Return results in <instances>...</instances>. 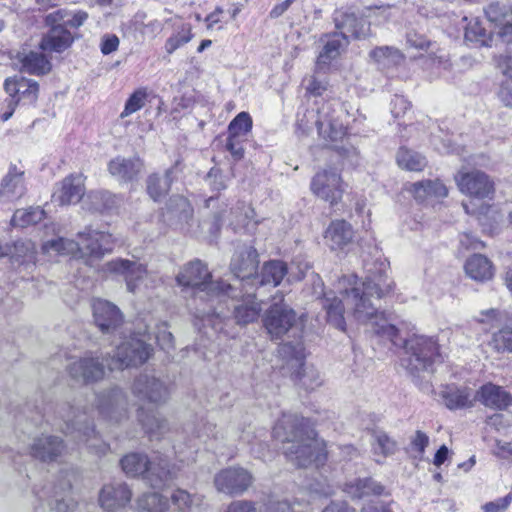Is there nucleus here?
<instances>
[{
	"label": "nucleus",
	"instance_id": "20e7f679",
	"mask_svg": "<svg viewBox=\"0 0 512 512\" xmlns=\"http://www.w3.org/2000/svg\"><path fill=\"white\" fill-rule=\"evenodd\" d=\"M59 414L64 422L61 427L64 434L78 443H84L87 448L95 453L104 454L109 449V446L101 440L94 428L88 425V412L86 410L80 411L70 404H64L60 407Z\"/></svg>",
	"mask_w": 512,
	"mask_h": 512
},
{
	"label": "nucleus",
	"instance_id": "a19ab883",
	"mask_svg": "<svg viewBox=\"0 0 512 512\" xmlns=\"http://www.w3.org/2000/svg\"><path fill=\"white\" fill-rule=\"evenodd\" d=\"M21 71L33 75H43L51 70L50 61L40 52L30 51L18 54Z\"/></svg>",
	"mask_w": 512,
	"mask_h": 512
},
{
	"label": "nucleus",
	"instance_id": "412c9836",
	"mask_svg": "<svg viewBox=\"0 0 512 512\" xmlns=\"http://www.w3.org/2000/svg\"><path fill=\"white\" fill-rule=\"evenodd\" d=\"M131 498V490L123 482L106 484L99 493V503L105 512H117L123 509L130 503Z\"/></svg>",
	"mask_w": 512,
	"mask_h": 512
},
{
	"label": "nucleus",
	"instance_id": "f3484780",
	"mask_svg": "<svg viewBox=\"0 0 512 512\" xmlns=\"http://www.w3.org/2000/svg\"><path fill=\"white\" fill-rule=\"evenodd\" d=\"M455 181L463 194L473 198H489L494 192L493 182L479 170L460 171L455 175Z\"/></svg>",
	"mask_w": 512,
	"mask_h": 512
},
{
	"label": "nucleus",
	"instance_id": "4d7b16f0",
	"mask_svg": "<svg viewBox=\"0 0 512 512\" xmlns=\"http://www.w3.org/2000/svg\"><path fill=\"white\" fill-rule=\"evenodd\" d=\"M488 345L497 353H512V328L506 327L495 332Z\"/></svg>",
	"mask_w": 512,
	"mask_h": 512
},
{
	"label": "nucleus",
	"instance_id": "49530a36",
	"mask_svg": "<svg viewBox=\"0 0 512 512\" xmlns=\"http://www.w3.org/2000/svg\"><path fill=\"white\" fill-rule=\"evenodd\" d=\"M347 45L348 40L345 37V32H335L327 36L323 51L318 56V61L323 64L328 63L336 58Z\"/></svg>",
	"mask_w": 512,
	"mask_h": 512
},
{
	"label": "nucleus",
	"instance_id": "4be33fe9",
	"mask_svg": "<svg viewBox=\"0 0 512 512\" xmlns=\"http://www.w3.org/2000/svg\"><path fill=\"white\" fill-rule=\"evenodd\" d=\"M488 21L494 25L496 33L503 41L512 42V5L491 2L485 9Z\"/></svg>",
	"mask_w": 512,
	"mask_h": 512
},
{
	"label": "nucleus",
	"instance_id": "39448f33",
	"mask_svg": "<svg viewBox=\"0 0 512 512\" xmlns=\"http://www.w3.org/2000/svg\"><path fill=\"white\" fill-rule=\"evenodd\" d=\"M123 471L131 477L142 476L152 487H161L172 477L166 458L149 460L141 453H130L121 459Z\"/></svg>",
	"mask_w": 512,
	"mask_h": 512
},
{
	"label": "nucleus",
	"instance_id": "f257e3e1",
	"mask_svg": "<svg viewBox=\"0 0 512 512\" xmlns=\"http://www.w3.org/2000/svg\"><path fill=\"white\" fill-rule=\"evenodd\" d=\"M393 282L385 273L369 276L361 280L355 274L344 275L336 285L341 298L325 296L324 308L327 321L335 328L344 331L345 314L383 337L394 345L404 343L407 358L405 366L414 381L422 390H429V379L434 365L440 358L438 345L433 337L414 334L409 339L399 337V329L388 323L383 312L376 305L383 296L392 290Z\"/></svg>",
	"mask_w": 512,
	"mask_h": 512
},
{
	"label": "nucleus",
	"instance_id": "bf43d9fd",
	"mask_svg": "<svg viewBox=\"0 0 512 512\" xmlns=\"http://www.w3.org/2000/svg\"><path fill=\"white\" fill-rule=\"evenodd\" d=\"M147 96L146 88H139L135 90L126 100L124 109L120 113V118H126L141 110L145 106Z\"/></svg>",
	"mask_w": 512,
	"mask_h": 512
},
{
	"label": "nucleus",
	"instance_id": "09e8293b",
	"mask_svg": "<svg viewBox=\"0 0 512 512\" xmlns=\"http://www.w3.org/2000/svg\"><path fill=\"white\" fill-rule=\"evenodd\" d=\"M113 205L114 198L107 191L91 192L82 201V207L90 212H103Z\"/></svg>",
	"mask_w": 512,
	"mask_h": 512
},
{
	"label": "nucleus",
	"instance_id": "9d476101",
	"mask_svg": "<svg viewBox=\"0 0 512 512\" xmlns=\"http://www.w3.org/2000/svg\"><path fill=\"white\" fill-rule=\"evenodd\" d=\"M311 192L330 206L337 205L343 197L344 183L340 173L336 169H322L312 178Z\"/></svg>",
	"mask_w": 512,
	"mask_h": 512
},
{
	"label": "nucleus",
	"instance_id": "bb28decb",
	"mask_svg": "<svg viewBox=\"0 0 512 512\" xmlns=\"http://www.w3.org/2000/svg\"><path fill=\"white\" fill-rule=\"evenodd\" d=\"M84 196V181L81 175L66 177L56 188L52 200L59 205L78 203Z\"/></svg>",
	"mask_w": 512,
	"mask_h": 512
},
{
	"label": "nucleus",
	"instance_id": "6ab92c4d",
	"mask_svg": "<svg viewBox=\"0 0 512 512\" xmlns=\"http://www.w3.org/2000/svg\"><path fill=\"white\" fill-rule=\"evenodd\" d=\"M295 321V312L284 304L273 305L263 319L264 326L273 339H279L285 335Z\"/></svg>",
	"mask_w": 512,
	"mask_h": 512
},
{
	"label": "nucleus",
	"instance_id": "393cba45",
	"mask_svg": "<svg viewBox=\"0 0 512 512\" xmlns=\"http://www.w3.org/2000/svg\"><path fill=\"white\" fill-rule=\"evenodd\" d=\"M92 310L94 321L103 333L116 330L122 322L120 310L109 301L95 299L92 303Z\"/></svg>",
	"mask_w": 512,
	"mask_h": 512
},
{
	"label": "nucleus",
	"instance_id": "b1692460",
	"mask_svg": "<svg viewBox=\"0 0 512 512\" xmlns=\"http://www.w3.org/2000/svg\"><path fill=\"white\" fill-rule=\"evenodd\" d=\"M495 69L503 76L499 84L498 98L507 107H512V50L493 57Z\"/></svg>",
	"mask_w": 512,
	"mask_h": 512
},
{
	"label": "nucleus",
	"instance_id": "f8f14e48",
	"mask_svg": "<svg viewBox=\"0 0 512 512\" xmlns=\"http://www.w3.org/2000/svg\"><path fill=\"white\" fill-rule=\"evenodd\" d=\"M104 271L122 276L129 292L135 293L142 285H146L148 271L144 264L137 260L117 258L104 265Z\"/></svg>",
	"mask_w": 512,
	"mask_h": 512
},
{
	"label": "nucleus",
	"instance_id": "cd10ccee",
	"mask_svg": "<svg viewBox=\"0 0 512 512\" xmlns=\"http://www.w3.org/2000/svg\"><path fill=\"white\" fill-rule=\"evenodd\" d=\"M49 31L43 36L39 46L43 51L61 53L69 48L74 38L62 24H46Z\"/></svg>",
	"mask_w": 512,
	"mask_h": 512
},
{
	"label": "nucleus",
	"instance_id": "0e129e2a",
	"mask_svg": "<svg viewBox=\"0 0 512 512\" xmlns=\"http://www.w3.org/2000/svg\"><path fill=\"white\" fill-rule=\"evenodd\" d=\"M155 338L159 346L163 350H169L173 347V335L170 331L167 330V324L162 323L157 327V331L155 332Z\"/></svg>",
	"mask_w": 512,
	"mask_h": 512
},
{
	"label": "nucleus",
	"instance_id": "69168bd1",
	"mask_svg": "<svg viewBox=\"0 0 512 512\" xmlns=\"http://www.w3.org/2000/svg\"><path fill=\"white\" fill-rule=\"evenodd\" d=\"M512 502V493L488 502L482 506L483 512H505Z\"/></svg>",
	"mask_w": 512,
	"mask_h": 512
},
{
	"label": "nucleus",
	"instance_id": "864d4df0",
	"mask_svg": "<svg viewBox=\"0 0 512 512\" xmlns=\"http://www.w3.org/2000/svg\"><path fill=\"white\" fill-rule=\"evenodd\" d=\"M45 217V212L40 207L18 209L14 212L11 223L15 227L25 228L40 222Z\"/></svg>",
	"mask_w": 512,
	"mask_h": 512
},
{
	"label": "nucleus",
	"instance_id": "a211bd4d",
	"mask_svg": "<svg viewBox=\"0 0 512 512\" xmlns=\"http://www.w3.org/2000/svg\"><path fill=\"white\" fill-rule=\"evenodd\" d=\"M66 452V446L60 437L53 435L37 436L29 447V454L44 463L57 462Z\"/></svg>",
	"mask_w": 512,
	"mask_h": 512
},
{
	"label": "nucleus",
	"instance_id": "58836bf2",
	"mask_svg": "<svg viewBox=\"0 0 512 512\" xmlns=\"http://www.w3.org/2000/svg\"><path fill=\"white\" fill-rule=\"evenodd\" d=\"M193 208L183 196H173L169 199L164 216L172 224L188 223L192 218Z\"/></svg>",
	"mask_w": 512,
	"mask_h": 512
},
{
	"label": "nucleus",
	"instance_id": "a18cd8bd",
	"mask_svg": "<svg viewBox=\"0 0 512 512\" xmlns=\"http://www.w3.org/2000/svg\"><path fill=\"white\" fill-rule=\"evenodd\" d=\"M371 445L377 463H382V459L393 455L397 449L396 442L383 431L374 432Z\"/></svg>",
	"mask_w": 512,
	"mask_h": 512
},
{
	"label": "nucleus",
	"instance_id": "a878e982",
	"mask_svg": "<svg viewBox=\"0 0 512 512\" xmlns=\"http://www.w3.org/2000/svg\"><path fill=\"white\" fill-rule=\"evenodd\" d=\"M71 377L77 381L91 383L101 380L105 375L103 363L93 357H83L69 365Z\"/></svg>",
	"mask_w": 512,
	"mask_h": 512
},
{
	"label": "nucleus",
	"instance_id": "473e14b6",
	"mask_svg": "<svg viewBox=\"0 0 512 512\" xmlns=\"http://www.w3.org/2000/svg\"><path fill=\"white\" fill-rule=\"evenodd\" d=\"M476 397L483 405L494 409H504L512 403V395L501 386L492 383L483 385Z\"/></svg>",
	"mask_w": 512,
	"mask_h": 512
},
{
	"label": "nucleus",
	"instance_id": "603ef678",
	"mask_svg": "<svg viewBox=\"0 0 512 512\" xmlns=\"http://www.w3.org/2000/svg\"><path fill=\"white\" fill-rule=\"evenodd\" d=\"M465 40L482 46L491 42V33H488L478 18H471L465 27Z\"/></svg>",
	"mask_w": 512,
	"mask_h": 512
},
{
	"label": "nucleus",
	"instance_id": "0eeeda50",
	"mask_svg": "<svg viewBox=\"0 0 512 512\" xmlns=\"http://www.w3.org/2000/svg\"><path fill=\"white\" fill-rule=\"evenodd\" d=\"M177 282L184 287H191L200 299H204L202 294H205L211 302L223 292V286L226 284L223 281H212L211 273L200 260L185 265L177 275Z\"/></svg>",
	"mask_w": 512,
	"mask_h": 512
},
{
	"label": "nucleus",
	"instance_id": "72a5a7b5",
	"mask_svg": "<svg viewBox=\"0 0 512 512\" xmlns=\"http://www.w3.org/2000/svg\"><path fill=\"white\" fill-rule=\"evenodd\" d=\"M343 491L352 499H361L366 496H381L385 494V487L371 477L357 478L345 484Z\"/></svg>",
	"mask_w": 512,
	"mask_h": 512
},
{
	"label": "nucleus",
	"instance_id": "f03ea898",
	"mask_svg": "<svg viewBox=\"0 0 512 512\" xmlns=\"http://www.w3.org/2000/svg\"><path fill=\"white\" fill-rule=\"evenodd\" d=\"M272 434L284 444L286 457L299 467L313 463L318 467L326 460L324 441L317 438L310 421L296 413H283L273 427Z\"/></svg>",
	"mask_w": 512,
	"mask_h": 512
},
{
	"label": "nucleus",
	"instance_id": "3c124183",
	"mask_svg": "<svg viewBox=\"0 0 512 512\" xmlns=\"http://www.w3.org/2000/svg\"><path fill=\"white\" fill-rule=\"evenodd\" d=\"M396 159L401 168L409 171H421L427 164L423 155L404 147L399 149Z\"/></svg>",
	"mask_w": 512,
	"mask_h": 512
},
{
	"label": "nucleus",
	"instance_id": "5fc2aeb1",
	"mask_svg": "<svg viewBox=\"0 0 512 512\" xmlns=\"http://www.w3.org/2000/svg\"><path fill=\"white\" fill-rule=\"evenodd\" d=\"M192 38V26L189 23H184L180 26L177 32L166 40L165 50L168 54H172L178 48L190 42Z\"/></svg>",
	"mask_w": 512,
	"mask_h": 512
},
{
	"label": "nucleus",
	"instance_id": "13d9d810",
	"mask_svg": "<svg viewBox=\"0 0 512 512\" xmlns=\"http://www.w3.org/2000/svg\"><path fill=\"white\" fill-rule=\"evenodd\" d=\"M12 258L21 263L34 262L36 258V245L29 239L17 240L14 243Z\"/></svg>",
	"mask_w": 512,
	"mask_h": 512
},
{
	"label": "nucleus",
	"instance_id": "c03bdc74",
	"mask_svg": "<svg viewBox=\"0 0 512 512\" xmlns=\"http://www.w3.org/2000/svg\"><path fill=\"white\" fill-rule=\"evenodd\" d=\"M370 58L380 69H388L399 65L403 61L404 55L397 48L383 46L373 49L370 52Z\"/></svg>",
	"mask_w": 512,
	"mask_h": 512
},
{
	"label": "nucleus",
	"instance_id": "e2e57ef3",
	"mask_svg": "<svg viewBox=\"0 0 512 512\" xmlns=\"http://www.w3.org/2000/svg\"><path fill=\"white\" fill-rule=\"evenodd\" d=\"M429 444V437L426 433L417 430L415 435L411 438V446L413 451L417 454L415 458L418 460L424 459L425 450Z\"/></svg>",
	"mask_w": 512,
	"mask_h": 512
},
{
	"label": "nucleus",
	"instance_id": "052dcab7",
	"mask_svg": "<svg viewBox=\"0 0 512 512\" xmlns=\"http://www.w3.org/2000/svg\"><path fill=\"white\" fill-rule=\"evenodd\" d=\"M197 318L202 322V327L211 326L215 332H225L223 322L224 317L222 311L217 308L212 310L203 311L201 315H197Z\"/></svg>",
	"mask_w": 512,
	"mask_h": 512
},
{
	"label": "nucleus",
	"instance_id": "4c0bfd02",
	"mask_svg": "<svg viewBox=\"0 0 512 512\" xmlns=\"http://www.w3.org/2000/svg\"><path fill=\"white\" fill-rule=\"evenodd\" d=\"M445 406L450 410L471 407L473 404L471 390L467 387L448 385L440 393Z\"/></svg>",
	"mask_w": 512,
	"mask_h": 512
},
{
	"label": "nucleus",
	"instance_id": "1a4fd4ad",
	"mask_svg": "<svg viewBox=\"0 0 512 512\" xmlns=\"http://www.w3.org/2000/svg\"><path fill=\"white\" fill-rule=\"evenodd\" d=\"M151 348L143 339L131 336L121 342L110 359H106L109 370H122L143 364L150 356Z\"/></svg>",
	"mask_w": 512,
	"mask_h": 512
},
{
	"label": "nucleus",
	"instance_id": "c756f323",
	"mask_svg": "<svg viewBox=\"0 0 512 512\" xmlns=\"http://www.w3.org/2000/svg\"><path fill=\"white\" fill-rule=\"evenodd\" d=\"M337 32H345V37L365 38L370 31V25L364 18H358L354 13L338 12L335 15Z\"/></svg>",
	"mask_w": 512,
	"mask_h": 512
},
{
	"label": "nucleus",
	"instance_id": "774afa93",
	"mask_svg": "<svg viewBox=\"0 0 512 512\" xmlns=\"http://www.w3.org/2000/svg\"><path fill=\"white\" fill-rule=\"evenodd\" d=\"M360 512H393L391 503L375 499L366 501L360 509Z\"/></svg>",
	"mask_w": 512,
	"mask_h": 512
},
{
	"label": "nucleus",
	"instance_id": "6e6d98bb",
	"mask_svg": "<svg viewBox=\"0 0 512 512\" xmlns=\"http://www.w3.org/2000/svg\"><path fill=\"white\" fill-rule=\"evenodd\" d=\"M252 118L247 112H240L229 124V136L244 138L252 129Z\"/></svg>",
	"mask_w": 512,
	"mask_h": 512
},
{
	"label": "nucleus",
	"instance_id": "ea45409f",
	"mask_svg": "<svg viewBox=\"0 0 512 512\" xmlns=\"http://www.w3.org/2000/svg\"><path fill=\"white\" fill-rule=\"evenodd\" d=\"M88 19V13L82 10L58 9L45 16V24H62L65 28H79Z\"/></svg>",
	"mask_w": 512,
	"mask_h": 512
},
{
	"label": "nucleus",
	"instance_id": "9b49d317",
	"mask_svg": "<svg viewBox=\"0 0 512 512\" xmlns=\"http://www.w3.org/2000/svg\"><path fill=\"white\" fill-rule=\"evenodd\" d=\"M72 471H63L58 483L54 484L48 491L35 490V495L40 501H47L51 510L55 512H74L77 506L76 501L68 495L71 489Z\"/></svg>",
	"mask_w": 512,
	"mask_h": 512
},
{
	"label": "nucleus",
	"instance_id": "338daca9",
	"mask_svg": "<svg viewBox=\"0 0 512 512\" xmlns=\"http://www.w3.org/2000/svg\"><path fill=\"white\" fill-rule=\"evenodd\" d=\"M488 424L497 430L508 429L512 432V413H497L489 417Z\"/></svg>",
	"mask_w": 512,
	"mask_h": 512
},
{
	"label": "nucleus",
	"instance_id": "ddd939ff",
	"mask_svg": "<svg viewBox=\"0 0 512 512\" xmlns=\"http://www.w3.org/2000/svg\"><path fill=\"white\" fill-rule=\"evenodd\" d=\"M258 264V253L254 247L243 245L236 250L230 267L241 287H252L253 277L256 275Z\"/></svg>",
	"mask_w": 512,
	"mask_h": 512
},
{
	"label": "nucleus",
	"instance_id": "6e6552de",
	"mask_svg": "<svg viewBox=\"0 0 512 512\" xmlns=\"http://www.w3.org/2000/svg\"><path fill=\"white\" fill-rule=\"evenodd\" d=\"M4 90L8 95L6 110L0 114V121L9 120L17 105H30L37 101L39 85L37 81L23 76L8 77L4 82Z\"/></svg>",
	"mask_w": 512,
	"mask_h": 512
},
{
	"label": "nucleus",
	"instance_id": "5701e85b",
	"mask_svg": "<svg viewBox=\"0 0 512 512\" xmlns=\"http://www.w3.org/2000/svg\"><path fill=\"white\" fill-rule=\"evenodd\" d=\"M26 193L25 172L15 164H10L7 173L0 182V198L3 202H12Z\"/></svg>",
	"mask_w": 512,
	"mask_h": 512
},
{
	"label": "nucleus",
	"instance_id": "c9c22d12",
	"mask_svg": "<svg viewBox=\"0 0 512 512\" xmlns=\"http://www.w3.org/2000/svg\"><path fill=\"white\" fill-rule=\"evenodd\" d=\"M408 191L412 193L414 198L419 202L426 201L430 198H444L448 195L446 185L439 179L412 183Z\"/></svg>",
	"mask_w": 512,
	"mask_h": 512
},
{
	"label": "nucleus",
	"instance_id": "680f3d73",
	"mask_svg": "<svg viewBox=\"0 0 512 512\" xmlns=\"http://www.w3.org/2000/svg\"><path fill=\"white\" fill-rule=\"evenodd\" d=\"M311 496L329 497L335 493V487L327 478L315 479L309 486Z\"/></svg>",
	"mask_w": 512,
	"mask_h": 512
},
{
	"label": "nucleus",
	"instance_id": "8fccbe9b",
	"mask_svg": "<svg viewBox=\"0 0 512 512\" xmlns=\"http://www.w3.org/2000/svg\"><path fill=\"white\" fill-rule=\"evenodd\" d=\"M170 499L178 512H192L202 502V498L199 495L190 494L188 491L180 488L172 492Z\"/></svg>",
	"mask_w": 512,
	"mask_h": 512
},
{
	"label": "nucleus",
	"instance_id": "423d86ee",
	"mask_svg": "<svg viewBox=\"0 0 512 512\" xmlns=\"http://www.w3.org/2000/svg\"><path fill=\"white\" fill-rule=\"evenodd\" d=\"M225 298L235 300L233 305V318L240 326H246L258 320L263 310L262 303L249 287H238L235 284L226 283L223 286V292L215 299L220 303Z\"/></svg>",
	"mask_w": 512,
	"mask_h": 512
},
{
	"label": "nucleus",
	"instance_id": "e433bc0d",
	"mask_svg": "<svg viewBox=\"0 0 512 512\" xmlns=\"http://www.w3.org/2000/svg\"><path fill=\"white\" fill-rule=\"evenodd\" d=\"M467 276L479 282L490 280L494 275L492 262L481 254L469 257L464 266Z\"/></svg>",
	"mask_w": 512,
	"mask_h": 512
},
{
	"label": "nucleus",
	"instance_id": "de8ad7c7",
	"mask_svg": "<svg viewBox=\"0 0 512 512\" xmlns=\"http://www.w3.org/2000/svg\"><path fill=\"white\" fill-rule=\"evenodd\" d=\"M173 169H168L164 176L152 174L147 179V192L154 201H159L168 192L172 183Z\"/></svg>",
	"mask_w": 512,
	"mask_h": 512
},
{
	"label": "nucleus",
	"instance_id": "79ce46f5",
	"mask_svg": "<svg viewBox=\"0 0 512 512\" xmlns=\"http://www.w3.org/2000/svg\"><path fill=\"white\" fill-rule=\"evenodd\" d=\"M137 416L145 432L151 438L158 439L168 431L167 421L159 417L155 411L146 412L143 408H140Z\"/></svg>",
	"mask_w": 512,
	"mask_h": 512
},
{
	"label": "nucleus",
	"instance_id": "37998d69",
	"mask_svg": "<svg viewBox=\"0 0 512 512\" xmlns=\"http://www.w3.org/2000/svg\"><path fill=\"white\" fill-rule=\"evenodd\" d=\"M136 509L138 512H175L168 498L157 492L142 494L136 501Z\"/></svg>",
	"mask_w": 512,
	"mask_h": 512
},
{
	"label": "nucleus",
	"instance_id": "2f4dec72",
	"mask_svg": "<svg viewBox=\"0 0 512 512\" xmlns=\"http://www.w3.org/2000/svg\"><path fill=\"white\" fill-rule=\"evenodd\" d=\"M354 237L352 226L345 220L332 221L325 231L324 238L332 250L343 249Z\"/></svg>",
	"mask_w": 512,
	"mask_h": 512
},
{
	"label": "nucleus",
	"instance_id": "c85d7f7f",
	"mask_svg": "<svg viewBox=\"0 0 512 512\" xmlns=\"http://www.w3.org/2000/svg\"><path fill=\"white\" fill-rule=\"evenodd\" d=\"M287 274L288 268L284 262L280 260L268 261L262 266L260 273H256L253 277L251 288L265 286L276 287Z\"/></svg>",
	"mask_w": 512,
	"mask_h": 512
},
{
	"label": "nucleus",
	"instance_id": "4468645a",
	"mask_svg": "<svg viewBox=\"0 0 512 512\" xmlns=\"http://www.w3.org/2000/svg\"><path fill=\"white\" fill-rule=\"evenodd\" d=\"M133 393L140 400L159 405L169 399L171 387L167 382L145 373L136 378Z\"/></svg>",
	"mask_w": 512,
	"mask_h": 512
},
{
	"label": "nucleus",
	"instance_id": "dca6fc26",
	"mask_svg": "<svg viewBox=\"0 0 512 512\" xmlns=\"http://www.w3.org/2000/svg\"><path fill=\"white\" fill-rule=\"evenodd\" d=\"M252 482L253 477L251 473L241 467L223 469L214 477V485L217 491L227 495L244 493Z\"/></svg>",
	"mask_w": 512,
	"mask_h": 512
},
{
	"label": "nucleus",
	"instance_id": "7c9ffc66",
	"mask_svg": "<svg viewBox=\"0 0 512 512\" xmlns=\"http://www.w3.org/2000/svg\"><path fill=\"white\" fill-rule=\"evenodd\" d=\"M143 169V163L138 157H116L108 164L109 173L120 182H129L137 178Z\"/></svg>",
	"mask_w": 512,
	"mask_h": 512
},
{
	"label": "nucleus",
	"instance_id": "2eb2a0df",
	"mask_svg": "<svg viewBox=\"0 0 512 512\" xmlns=\"http://www.w3.org/2000/svg\"><path fill=\"white\" fill-rule=\"evenodd\" d=\"M94 410L101 418L117 423L127 415L126 397L118 388L96 395Z\"/></svg>",
	"mask_w": 512,
	"mask_h": 512
},
{
	"label": "nucleus",
	"instance_id": "f704fd0d",
	"mask_svg": "<svg viewBox=\"0 0 512 512\" xmlns=\"http://www.w3.org/2000/svg\"><path fill=\"white\" fill-rule=\"evenodd\" d=\"M225 512H293L291 505L286 501L276 500L270 497L258 507L249 501H233Z\"/></svg>",
	"mask_w": 512,
	"mask_h": 512
},
{
	"label": "nucleus",
	"instance_id": "7ed1b4c3",
	"mask_svg": "<svg viewBox=\"0 0 512 512\" xmlns=\"http://www.w3.org/2000/svg\"><path fill=\"white\" fill-rule=\"evenodd\" d=\"M77 241L56 237L42 243V252L47 255H71L94 267L106 253L112 251L113 236L102 230L85 227L77 234Z\"/></svg>",
	"mask_w": 512,
	"mask_h": 512
},
{
	"label": "nucleus",
	"instance_id": "aec40b11",
	"mask_svg": "<svg viewBox=\"0 0 512 512\" xmlns=\"http://www.w3.org/2000/svg\"><path fill=\"white\" fill-rule=\"evenodd\" d=\"M335 104L327 102L317 111L316 126L319 135L325 140L335 142L346 134L343 123L335 116Z\"/></svg>",
	"mask_w": 512,
	"mask_h": 512
}]
</instances>
